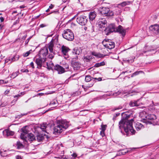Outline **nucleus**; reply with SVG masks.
Listing matches in <instances>:
<instances>
[{
  "mask_svg": "<svg viewBox=\"0 0 159 159\" xmlns=\"http://www.w3.org/2000/svg\"><path fill=\"white\" fill-rule=\"evenodd\" d=\"M62 35L64 38L68 41H72L74 38V35L73 32L68 29L64 30Z\"/></svg>",
  "mask_w": 159,
  "mask_h": 159,
  "instance_id": "obj_4",
  "label": "nucleus"
},
{
  "mask_svg": "<svg viewBox=\"0 0 159 159\" xmlns=\"http://www.w3.org/2000/svg\"><path fill=\"white\" fill-rule=\"evenodd\" d=\"M32 51V50H30L29 51L23 54V56L24 57H27L31 53V52Z\"/></svg>",
  "mask_w": 159,
  "mask_h": 159,
  "instance_id": "obj_39",
  "label": "nucleus"
},
{
  "mask_svg": "<svg viewBox=\"0 0 159 159\" xmlns=\"http://www.w3.org/2000/svg\"><path fill=\"white\" fill-rule=\"evenodd\" d=\"M135 127L137 130H140L143 127V125L140 123L137 122L135 125Z\"/></svg>",
  "mask_w": 159,
  "mask_h": 159,
  "instance_id": "obj_26",
  "label": "nucleus"
},
{
  "mask_svg": "<svg viewBox=\"0 0 159 159\" xmlns=\"http://www.w3.org/2000/svg\"><path fill=\"white\" fill-rule=\"evenodd\" d=\"M69 123L66 120H57L53 128V133L59 134L65 131L69 126Z\"/></svg>",
  "mask_w": 159,
  "mask_h": 159,
  "instance_id": "obj_2",
  "label": "nucleus"
},
{
  "mask_svg": "<svg viewBox=\"0 0 159 159\" xmlns=\"http://www.w3.org/2000/svg\"><path fill=\"white\" fill-rule=\"evenodd\" d=\"M46 137V138H48V136L45 134H42L38 133L36 135L37 140L38 142H40L42 141Z\"/></svg>",
  "mask_w": 159,
  "mask_h": 159,
  "instance_id": "obj_17",
  "label": "nucleus"
},
{
  "mask_svg": "<svg viewBox=\"0 0 159 159\" xmlns=\"http://www.w3.org/2000/svg\"><path fill=\"white\" fill-rule=\"evenodd\" d=\"M148 114L145 111H142L140 113L139 116L141 117V120L145 121L146 118Z\"/></svg>",
  "mask_w": 159,
  "mask_h": 159,
  "instance_id": "obj_23",
  "label": "nucleus"
},
{
  "mask_svg": "<svg viewBox=\"0 0 159 159\" xmlns=\"http://www.w3.org/2000/svg\"><path fill=\"white\" fill-rule=\"evenodd\" d=\"M152 124L153 125H159V117H157L156 116V119L153 121Z\"/></svg>",
  "mask_w": 159,
  "mask_h": 159,
  "instance_id": "obj_31",
  "label": "nucleus"
},
{
  "mask_svg": "<svg viewBox=\"0 0 159 159\" xmlns=\"http://www.w3.org/2000/svg\"><path fill=\"white\" fill-rule=\"evenodd\" d=\"M116 21H117L118 22H119L120 21L122 22L123 20V18H122V16H118V17L116 18Z\"/></svg>",
  "mask_w": 159,
  "mask_h": 159,
  "instance_id": "obj_37",
  "label": "nucleus"
},
{
  "mask_svg": "<svg viewBox=\"0 0 159 159\" xmlns=\"http://www.w3.org/2000/svg\"><path fill=\"white\" fill-rule=\"evenodd\" d=\"M3 133L4 134H6L7 136H12L15 133L14 131H11L8 129L4 130Z\"/></svg>",
  "mask_w": 159,
  "mask_h": 159,
  "instance_id": "obj_19",
  "label": "nucleus"
},
{
  "mask_svg": "<svg viewBox=\"0 0 159 159\" xmlns=\"http://www.w3.org/2000/svg\"><path fill=\"white\" fill-rule=\"evenodd\" d=\"M28 132V130L25 129H22V133H21V136L22 138H24L25 134H27Z\"/></svg>",
  "mask_w": 159,
  "mask_h": 159,
  "instance_id": "obj_30",
  "label": "nucleus"
},
{
  "mask_svg": "<svg viewBox=\"0 0 159 159\" xmlns=\"http://www.w3.org/2000/svg\"><path fill=\"white\" fill-rule=\"evenodd\" d=\"M120 115V113H117L115 114L114 116V117L113 118V120H114L116 117L118 116H119Z\"/></svg>",
  "mask_w": 159,
  "mask_h": 159,
  "instance_id": "obj_51",
  "label": "nucleus"
},
{
  "mask_svg": "<svg viewBox=\"0 0 159 159\" xmlns=\"http://www.w3.org/2000/svg\"><path fill=\"white\" fill-rule=\"evenodd\" d=\"M71 156L74 157H76L77 156V155L75 153H74L71 155Z\"/></svg>",
  "mask_w": 159,
  "mask_h": 159,
  "instance_id": "obj_63",
  "label": "nucleus"
},
{
  "mask_svg": "<svg viewBox=\"0 0 159 159\" xmlns=\"http://www.w3.org/2000/svg\"><path fill=\"white\" fill-rule=\"evenodd\" d=\"M111 10L108 8L105 7H100L98 10V13L101 14L105 15V16H110L109 15Z\"/></svg>",
  "mask_w": 159,
  "mask_h": 159,
  "instance_id": "obj_10",
  "label": "nucleus"
},
{
  "mask_svg": "<svg viewBox=\"0 0 159 159\" xmlns=\"http://www.w3.org/2000/svg\"><path fill=\"white\" fill-rule=\"evenodd\" d=\"M24 92H21L20 93V94H18L17 95H16L14 97H20L22 95H23L24 94V93H23Z\"/></svg>",
  "mask_w": 159,
  "mask_h": 159,
  "instance_id": "obj_49",
  "label": "nucleus"
},
{
  "mask_svg": "<svg viewBox=\"0 0 159 159\" xmlns=\"http://www.w3.org/2000/svg\"><path fill=\"white\" fill-rule=\"evenodd\" d=\"M85 80L86 82L90 81L92 82V83L89 85V87H90L93 85L94 82L102 81V78L101 77H99L98 78H93L91 77L90 75H88L85 76Z\"/></svg>",
  "mask_w": 159,
  "mask_h": 159,
  "instance_id": "obj_5",
  "label": "nucleus"
},
{
  "mask_svg": "<svg viewBox=\"0 0 159 159\" xmlns=\"http://www.w3.org/2000/svg\"><path fill=\"white\" fill-rule=\"evenodd\" d=\"M92 59L91 56H87L84 57V61L89 62Z\"/></svg>",
  "mask_w": 159,
  "mask_h": 159,
  "instance_id": "obj_32",
  "label": "nucleus"
},
{
  "mask_svg": "<svg viewBox=\"0 0 159 159\" xmlns=\"http://www.w3.org/2000/svg\"><path fill=\"white\" fill-rule=\"evenodd\" d=\"M132 59H127L126 58H124L123 59V61L125 63H132L134 61V60L135 58V57H132Z\"/></svg>",
  "mask_w": 159,
  "mask_h": 159,
  "instance_id": "obj_28",
  "label": "nucleus"
},
{
  "mask_svg": "<svg viewBox=\"0 0 159 159\" xmlns=\"http://www.w3.org/2000/svg\"><path fill=\"white\" fill-rule=\"evenodd\" d=\"M71 64L75 70H78L80 68L81 64L79 62L72 61Z\"/></svg>",
  "mask_w": 159,
  "mask_h": 159,
  "instance_id": "obj_21",
  "label": "nucleus"
},
{
  "mask_svg": "<svg viewBox=\"0 0 159 159\" xmlns=\"http://www.w3.org/2000/svg\"><path fill=\"white\" fill-rule=\"evenodd\" d=\"M81 50L80 48H75L74 49L73 51V52L76 55H79L81 53Z\"/></svg>",
  "mask_w": 159,
  "mask_h": 159,
  "instance_id": "obj_27",
  "label": "nucleus"
},
{
  "mask_svg": "<svg viewBox=\"0 0 159 159\" xmlns=\"http://www.w3.org/2000/svg\"><path fill=\"white\" fill-rule=\"evenodd\" d=\"M121 11L120 8L117 7L115 9L113 12L111 10L110 13H109V15L110 16H111L113 15H120L121 13Z\"/></svg>",
  "mask_w": 159,
  "mask_h": 159,
  "instance_id": "obj_18",
  "label": "nucleus"
},
{
  "mask_svg": "<svg viewBox=\"0 0 159 159\" xmlns=\"http://www.w3.org/2000/svg\"><path fill=\"white\" fill-rule=\"evenodd\" d=\"M107 127V126L106 125H103V123H102V124L101 125V128H100V129L102 130H103V131H105Z\"/></svg>",
  "mask_w": 159,
  "mask_h": 159,
  "instance_id": "obj_36",
  "label": "nucleus"
},
{
  "mask_svg": "<svg viewBox=\"0 0 159 159\" xmlns=\"http://www.w3.org/2000/svg\"><path fill=\"white\" fill-rule=\"evenodd\" d=\"M11 59L10 57H9L8 58H7L5 60V63H7L9 61H11Z\"/></svg>",
  "mask_w": 159,
  "mask_h": 159,
  "instance_id": "obj_50",
  "label": "nucleus"
},
{
  "mask_svg": "<svg viewBox=\"0 0 159 159\" xmlns=\"http://www.w3.org/2000/svg\"><path fill=\"white\" fill-rule=\"evenodd\" d=\"M92 55L95 56L96 57L98 58V53L95 52H93L91 53Z\"/></svg>",
  "mask_w": 159,
  "mask_h": 159,
  "instance_id": "obj_46",
  "label": "nucleus"
},
{
  "mask_svg": "<svg viewBox=\"0 0 159 159\" xmlns=\"http://www.w3.org/2000/svg\"><path fill=\"white\" fill-rule=\"evenodd\" d=\"M48 53V48L45 47L41 49L39 51V57H42L43 58L46 59V57Z\"/></svg>",
  "mask_w": 159,
  "mask_h": 159,
  "instance_id": "obj_11",
  "label": "nucleus"
},
{
  "mask_svg": "<svg viewBox=\"0 0 159 159\" xmlns=\"http://www.w3.org/2000/svg\"><path fill=\"white\" fill-rule=\"evenodd\" d=\"M8 81H5L3 80H0V84H7L8 83Z\"/></svg>",
  "mask_w": 159,
  "mask_h": 159,
  "instance_id": "obj_48",
  "label": "nucleus"
},
{
  "mask_svg": "<svg viewBox=\"0 0 159 159\" xmlns=\"http://www.w3.org/2000/svg\"><path fill=\"white\" fill-rule=\"evenodd\" d=\"M61 52L62 53L65 58L67 59L69 57L68 52L70 50V48L66 46L63 45L61 47Z\"/></svg>",
  "mask_w": 159,
  "mask_h": 159,
  "instance_id": "obj_14",
  "label": "nucleus"
},
{
  "mask_svg": "<svg viewBox=\"0 0 159 159\" xmlns=\"http://www.w3.org/2000/svg\"><path fill=\"white\" fill-rule=\"evenodd\" d=\"M19 72V71H16V72L13 73L12 74L11 76L13 77V78H14L18 75Z\"/></svg>",
  "mask_w": 159,
  "mask_h": 159,
  "instance_id": "obj_41",
  "label": "nucleus"
},
{
  "mask_svg": "<svg viewBox=\"0 0 159 159\" xmlns=\"http://www.w3.org/2000/svg\"><path fill=\"white\" fill-rule=\"evenodd\" d=\"M16 159H22L20 156H16Z\"/></svg>",
  "mask_w": 159,
  "mask_h": 159,
  "instance_id": "obj_62",
  "label": "nucleus"
},
{
  "mask_svg": "<svg viewBox=\"0 0 159 159\" xmlns=\"http://www.w3.org/2000/svg\"><path fill=\"white\" fill-rule=\"evenodd\" d=\"M48 26L47 25L44 24H42L40 25L39 26L40 27V28H43L44 27L47 26Z\"/></svg>",
  "mask_w": 159,
  "mask_h": 159,
  "instance_id": "obj_52",
  "label": "nucleus"
},
{
  "mask_svg": "<svg viewBox=\"0 0 159 159\" xmlns=\"http://www.w3.org/2000/svg\"><path fill=\"white\" fill-rule=\"evenodd\" d=\"M10 92V90H6L4 93V94L5 95H7Z\"/></svg>",
  "mask_w": 159,
  "mask_h": 159,
  "instance_id": "obj_57",
  "label": "nucleus"
},
{
  "mask_svg": "<svg viewBox=\"0 0 159 159\" xmlns=\"http://www.w3.org/2000/svg\"><path fill=\"white\" fill-rule=\"evenodd\" d=\"M46 61V58L39 57V58H37L35 62L37 65V68H41L42 66V64Z\"/></svg>",
  "mask_w": 159,
  "mask_h": 159,
  "instance_id": "obj_15",
  "label": "nucleus"
},
{
  "mask_svg": "<svg viewBox=\"0 0 159 159\" xmlns=\"http://www.w3.org/2000/svg\"><path fill=\"white\" fill-rule=\"evenodd\" d=\"M106 34L109 35L111 33L113 32H117L120 34L124 37L125 36L126 31L121 25H119L116 27L114 24H110L107 28L105 30Z\"/></svg>",
  "mask_w": 159,
  "mask_h": 159,
  "instance_id": "obj_3",
  "label": "nucleus"
},
{
  "mask_svg": "<svg viewBox=\"0 0 159 159\" xmlns=\"http://www.w3.org/2000/svg\"><path fill=\"white\" fill-rule=\"evenodd\" d=\"M32 36H30L29 38L27 39L25 42V45L27 46L29 42L30 39L32 38Z\"/></svg>",
  "mask_w": 159,
  "mask_h": 159,
  "instance_id": "obj_44",
  "label": "nucleus"
},
{
  "mask_svg": "<svg viewBox=\"0 0 159 159\" xmlns=\"http://www.w3.org/2000/svg\"><path fill=\"white\" fill-rule=\"evenodd\" d=\"M139 101V100H137L136 101L134 100L133 101H131L129 103V105L131 107L134 106L138 107L140 105L139 103H138Z\"/></svg>",
  "mask_w": 159,
  "mask_h": 159,
  "instance_id": "obj_20",
  "label": "nucleus"
},
{
  "mask_svg": "<svg viewBox=\"0 0 159 159\" xmlns=\"http://www.w3.org/2000/svg\"><path fill=\"white\" fill-rule=\"evenodd\" d=\"M16 146L17 148L18 149L22 148L24 147V146L20 141L17 142Z\"/></svg>",
  "mask_w": 159,
  "mask_h": 159,
  "instance_id": "obj_29",
  "label": "nucleus"
},
{
  "mask_svg": "<svg viewBox=\"0 0 159 159\" xmlns=\"http://www.w3.org/2000/svg\"><path fill=\"white\" fill-rule=\"evenodd\" d=\"M102 43L105 47L110 49L114 48L115 46L114 42L109 39H105Z\"/></svg>",
  "mask_w": 159,
  "mask_h": 159,
  "instance_id": "obj_6",
  "label": "nucleus"
},
{
  "mask_svg": "<svg viewBox=\"0 0 159 159\" xmlns=\"http://www.w3.org/2000/svg\"><path fill=\"white\" fill-rule=\"evenodd\" d=\"M0 153L1 156L3 157H4L6 156L7 155V154H4L3 153H2V152H0Z\"/></svg>",
  "mask_w": 159,
  "mask_h": 159,
  "instance_id": "obj_61",
  "label": "nucleus"
},
{
  "mask_svg": "<svg viewBox=\"0 0 159 159\" xmlns=\"http://www.w3.org/2000/svg\"><path fill=\"white\" fill-rule=\"evenodd\" d=\"M97 25L99 28H105L107 25V21L106 19L104 18H100L98 21Z\"/></svg>",
  "mask_w": 159,
  "mask_h": 159,
  "instance_id": "obj_12",
  "label": "nucleus"
},
{
  "mask_svg": "<svg viewBox=\"0 0 159 159\" xmlns=\"http://www.w3.org/2000/svg\"><path fill=\"white\" fill-rule=\"evenodd\" d=\"M96 14L95 12H90L89 14V18L90 20L93 21L96 17Z\"/></svg>",
  "mask_w": 159,
  "mask_h": 159,
  "instance_id": "obj_24",
  "label": "nucleus"
},
{
  "mask_svg": "<svg viewBox=\"0 0 159 159\" xmlns=\"http://www.w3.org/2000/svg\"><path fill=\"white\" fill-rule=\"evenodd\" d=\"M0 20L1 21V22H3L4 20V19L2 16L0 17Z\"/></svg>",
  "mask_w": 159,
  "mask_h": 159,
  "instance_id": "obj_59",
  "label": "nucleus"
},
{
  "mask_svg": "<svg viewBox=\"0 0 159 159\" xmlns=\"http://www.w3.org/2000/svg\"><path fill=\"white\" fill-rule=\"evenodd\" d=\"M134 1V0H129V1H127L128 2V3H129V4H130L133 2Z\"/></svg>",
  "mask_w": 159,
  "mask_h": 159,
  "instance_id": "obj_64",
  "label": "nucleus"
},
{
  "mask_svg": "<svg viewBox=\"0 0 159 159\" xmlns=\"http://www.w3.org/2000/svg\"><path fill=\"white\" fill-rule=\"evenodd\" d=\"M129 4H130L129 3H128V2L127 1L123 2L120 4V5L122 7H124L126 6V5Z\"/></svg>",
  "mask_w": 159,
  "mask_h": 159,
  "instance_id": "obj_40",
  "label": "nucleus"
},
{
  "mask_svg": "<svg viewBox=\"0 0 159 159\" xmlns=\"http://www.w3.org/2000/svg\"><path fill=\"white\" fill-rule=\"evenodd\" d=\"M63 67L64 68V69H66V70H69V66L68 64L66 63L63 66Z\"/></svg>",
  "mask_w": 159,
  "mask_h": 159,
  "instance_id": "obj_45",
  "label": "nucleus"
},
{
  "mask_svg": "<svg viewBox=\"0 0 159 159\" xmlns=\"http://www.w3.org/2000/svg\"><path fill=\"white\" fill-rule=\"evenodd\" d=\"M100 66H103L105 65V62L103 61L99 63Z\"/></svg>",
  "mask_w": 159,
  "mask_h": 159,
  "instance_id": "obj_55",
  "label": "nucleus"
},
{
  "mask_svg": "<svg viewBox=\"0 0 159 159\" xmlns=\"http://www.w3.org/2000/svg\"><path fill=\"white\" fill-rule=\"evenodd\" d=\"M156 119V115L153 114H148L145 120L143 122L146 123L149 122L152 124V122Z\"/></svg>",
  "mask_w": 159,
  "mask_h": 159,
  "instance_id": "obj_13",
  "label": "nucleus"
},
{
  "mask_svg": "<svg viewBox=\"0 0 159 159\" xmlns=\"http://www.w3.org/2000/svg\"><path fill=\"white\" fill-rule=\"evenodd\" d=\"M11 61L9 63H11L12 62L14 61H15L19 59V57H16V56H14L13 57H10Z\"/></svg>",
  "mask_w": 159,
  "mask_h": 159,
  "instance_id": "obj_35",
  "label": "nucleus"
},
{
  "mask_svg": "<svg viewBox=\"0 0 159 159\" xmlns=\"http://www.w3.org/2000/svg\"><path fill=\"white\" fill-rule=\"evenodd\" d=\"M51 53L49 54L48 56V57L49 58L52 59V58H53L55 54L54 53V52H51Z\"/></svg>",
  "mask_w": 159,
  "mask_h": 159,
  "instance_id": "obj_42",
  "label": "nucleus"
},
{
  "mask_svg": "<svg viewBox=\"0 0 159 159\" xmlns=\"http://www.w3.org/2000/svg\"><path fill=\"white\" fill-rule=\"evenodd\" d=\"M54 7V5L51 4L50 6H49V9H52L53 8V7Z\"/></svg>",
  "mask_w": 159,
  "mask_h": 159,
  "instance_id": "obj_56",
  "label": "nucleus"
},
{
  "mask_svg": "<svg viewBox=\"0 0 159 159\" xmlns=\"http://www.w3.org/2000/svg\"><path fill=\"white\" fill-rule=\"evenodd\" d=\"M104 132L105 131H103V130H101V131L100 132V134L102 137L105 135Z\"/></svg>",
  "mask_w": 159,
  "mask_h": 159,
  "instance_id": "obj_53",
  "label": "nucleus"
},
{
  "mask_svg": "<svg viewBox=\"0 0 159 159\" xmlns=\"http://www.w3.org/2000/svg\"><path fill=\"white\" fill-rule=\"evenodd\" d=\"M54 69L57 71L59 74H61L65 72L64 68L58 64L54 66Z\"/></svg>",
  "mask_w": 159,
  "mask_h": 159,
  "instance_id": "obj_16",
  "label": "nucleus"
},
{
  "mask_svg": "<svg viewBox=\"0 0 159 159\" xmlns=\"http://www.w3.org/2000/svg\"><path fill=\"white\" fill-rule=\"evenodd\" d=\"M122 107L121 106H119V107H115L114 108L112 109V111H115V110H116L120 109H122Z\"/></svg>",
  "mask_w": 159,
  "mask_h": 159,
  "instance_id": "obj_43",
  "label": "nucleus"
},
{
  "mask_svg": "<svg viewBox=\"0 0 159 159\" xmlns=\"http://www.w3.org/2000/svg\"><path fill=\"white\" fill-rule=\"evenodd\" d=\"M53 43H50L48 44V48L50 52H52L53 51Z\"/></svg>",
  "mask_w": 159,
  "mask_h": 159,
  "instance_id": "obj_33",
  "label": "nucleus"
},
{
  "mask_svg": "<svg viewBox=\"0 0 159 159\" xmlns=\"http://www.w3.org/2000/svg\"><path fill=\"white\" fill-rule=\"evenodd\" d=\"M28 138L29 140L30 141H32L34 140H36V138L35 136L34 135L31 133H29L27 135Z\"/></svg>",
  "mask_w": 159,
  "mask_h": 159,
  "instance_id": "obj_22",
  "label": "nucleus"
},
{
  "mask_svg": "<svg viewBox=\"0 0 159 159\" xmlns=\"http://www.w3.org/2000/svg\"><path fill=\"white\" fill-rule=\"evenodd\" d=\"M28 114V113H24V114H21L20 115H18L17 116H16L15 117V118L16 119H19L21 117L23 116H25V115H26Z\"/></svg>",
  "mask_w": 159,
  "mask_h": 159,
  "instance_id": "obj_38",
  "label": "nucleus"
},
{
  "mask_svg": "<svg viewBox=\"0 0 159 159\" xmlns=\"http://www.w3.org/2000/svg\"><path fill=\"white\" fill-rule=\"evenodd\" d=\"M30 65L34 69V63L33 62H31L30 63Z\"/></svg>",
  "mask_w": 159,
  "mask_h": 159,
  "instance_id": "obj_60",
  "label": "nucleus"
},
{
  "mask_svg": "<svg viewBox=\"0 0 159 159\" xmlns=\"http://www.w3.org/2000/svg\"><path fill=\"white\" fill-rule=\"evenodd\" d=\"M47 125L46 123H43L40 124V128L43 131L47 133L46 128L47 127Z\"/></svg>",
  "mask_w": 159,
  "mask_h": 159,
  "instance_id": "obj_25",
  "label": "nucleus"
},
{
  "mask_svg": "<svg viewBox=\"0 0 159 159\" xmlns=\"http://www.w3.org/2000/svg\"><path fill=\"white\" fill-rule=\"evenodd\" d=\"M154 51L155 49H153L152 47L146 46L144 50L142 52V54L144 56L151 55L153 53H154Z\"/></svg>",
  "mask_w": 159,
  "mask_h": 159,
  "instance_id": "obj_8",
  "label": "nucleus"
},
{
  "mask_svg": "<svg viewBox=\"0 0 159 159\" xmlns=\"http://www.w3.org/2000/svg\"><path fill=\"white\" fill-rule=\"evenodd\" d=\"M149 28L151 33L156 35L159 34V26L157 24L151 25Z\"/></svg>",
  "mask_w": 159,
  "mask_h": 159,
  "instance_id": "obj_9",
  "label": "nucleus"
},
{
  "mask_svg": "<svg viewBox=\"0 0 159 159\" xmlns=\"http://www.w3.org/2000/svg\"><path fill=\"white\" fill-rule=\"evenodd\" d=\"M143 73V72L142 71H141V70L136 71L132 75L131 77H133L134 76L136 75H139L140 73Z\"/></svg>",
  "mask_w": 159,
  "mask_h": 159,
  "instance_id": "obj_34",
  "label": "nucleus"
},
{
  "mask_svg": "<svg viewBox=\"0 0 159 159\" xmlns=\"http://www.w3.org/2000/svg\"><path fill=\"white\" fill-rule=\"evenodd\" d=\"M105 55L101 53H98V58H102L104 57Z\"/></svg>",
  "mask_w": 159,
  "mask_h": 159,
  "instance_id": "obj_47",
  "label": "nucleus"
},
{
  "mask_svg": "<svg viewBox=\"0 0 159 159\" xmlns=\"http://www.w3.org/2000/svg\"><path fill=\"white\" fill-rule=\"evenodd\" d=\"M100 66L99 63H96L94 66V67H98Z\"/></svg>",
  "mask_w": 159,
  "mask_h": 159,
  "instance_id": "obj_54",
  "label": "nucleus"
},
{
  "mask_svg": "<svg viewBox=\"0 0 159 159\" xmlns=\"http://www.w3.org/2000/svg\"><path fill=\"white\" fill-rule=\"evenodd\" d=\"M76 21L81 25H84L88 22V18L84 15H80L78 16Z\"/></svg>",
  "mask_w": 159,
  "mask_h": 159,
  "instance_id": "obj_7",
  "label": "nucleus"
},
{
  "mask_svg": "<svg viewBox=\"0 0 159 159\" xmlns=\"http://www.w3.org/2000/svg\"><path fill=\"white\" fill-rule=\"evenodd\" d=\"M19 20L18 19V20H16L14 23L13 25H16L17 24L19 23Z\"/></svg>",
  "mask_w": 159,
  "mask_h": 159,
  "instance_id": "obj_58",
  "label": "nucleus"
},
{
  "mask_svg": "<svg viewBox=\"0 0 159 159\" xmlns=\"http://www.w3.org/2000/svg\"><path fill=\"white\" fill-rule=\"evenodd\" d=\"M122 118L119 123V127L121 132L123 134L122 129H123L125 133L124 134L127 136H129L130 132L132 134H135V131L133 129L132 125L134 120L132 118L131 114L128 112H123L121 114Z\"/></svg>",
  "mask_w": 159,
  "mask_h": 159,
  "instance_id": "obj_1",
  "label": "nucleus"
}]
</instances>
